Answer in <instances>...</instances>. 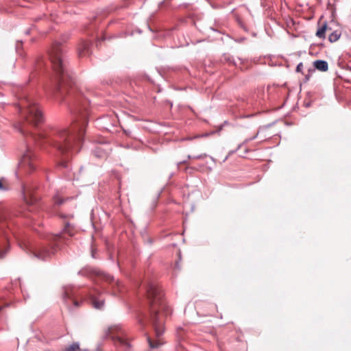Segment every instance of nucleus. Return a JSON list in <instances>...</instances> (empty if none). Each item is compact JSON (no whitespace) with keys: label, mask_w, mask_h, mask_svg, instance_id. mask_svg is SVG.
Masks as SVG:
<instances>
[{"label":"nucleus","mask_w":351,"mask_h":351,"mask_svg":"<svg viewBox=\"0 0 351 351\" xmlns=\"http://www.w3.org/2000/svg\"><path fill=\"white\" fill-rule=\"evenodd\" d=\"M193 156H190V155H189V156H188V158H189V159L193 158Z\"/></svg>","instance_id":"obj_27"},{"label":"nucleus","mask_w":351,"mask_h":351,"mask_svg":"<svg viewBox=\"0 0 351 351\" xmlns=\"http://www.w3.org/2000/svg\"><path fill=\"white\" fill-rule=\"evenodd\" d=\"M65 234H68L69 237L75 235L74 226L69 223H66L62 232L51 236L53 243L50 244L49 246L42 247L39 250L34 252L33 253L34 256L40 260L45 261L54 255L59 249V243L66 240L64 236Z\"/></svg>","instance_id":"obj_3"},{"label":"nucleus","mask_w":351,"mask_h":351,"mask_svg":"<svg viewBox=\"0 0 351 351\" xmlns=\"http://www.w3.org/2000/svg\"><path fill=\"white\" fill-rule=\"evenodd\" d=\"M341 35V32L339 29H335L328 34V40L330 43H335L337 41Z\"/></svg>","instance_id":"obj_9"},{"label":"nucleus","mask_w":351,"mask_h":351,"mask_svg":"<svg viewBox=\"0 0 351 351\" xmlns=\"http://www.w3.org/2000/svg\"><path fill=\"white\" fill-rule=\"evenodd\" d=\"M147 294L149 301L150 316L149 322L154 330L155 339L147 337L151 348H157L164 344L162 336L165 332V317L169 310L163 300L160 289L155 284L151 283L147 287Z\"/></svg>","instance_id":"obj_2"},{"label":"nucleus","mask_w":351,"mask_h":351,"mask_svg":"<svg viewBox=\"0 0 351 351\" xmlns=\"http://www.w3.org/2000/svg\"><path fill=\"white\" fill-rule=\"evenodd\" d=\"M258 136V133H256L255 135H254L253 136L250 137V138H246L241 144H240L238 147V149L241 148V146L245 143H247L248 142L252 141V140H254L255 138H256Z\"/></svg>","instance_id":"obj_14"},{"label":"nucleus","mask_w":351,"mask_h":351,"mask_svg":"<svg viewBox=\"0 0 351 351\" xmlns=\"http://www.w3.org/2000/svg\"><path fill=\"white\" fill-rule=\"evenodd\" d=\"M84 271L83 270H81L79 271V274H84Z\"/></svg>","instance_id":"obj_24"},{"label":"nucleus","mask_w":351,"mask_h":351,"mask_svg":"<svg viewBox=\"0 0 351 351\" xmlns=\"http://www.w3.org/2000/svg\"><path fill=\"white\" fill-rule=\"evenodd\" d=\"M54 202L56 204L60 205L64 202V200L58 196L54 197Z\"/></svg>","instance_id":"obj_15"},{"label":"nucleus","mask_w":351,"mask_h":351,"mask_svg":"<svg viewBox=\"0 0 351 351\" xmlns=\"http://www.w3.org/2000/svg\"><path fill=\"white\" fill-rule=\"evenodd\" d=\"M303 67H304V66H303L302 62L299 63L296 67V71L298 73L302 72Z\"/></svg>","instance_id":"obj_17"},{"label":"nucleus","mask_w":351,"mask_h":351,"mask_svg":"<svg viewBox=\"0 0 351 351\" xmlns=\"http://www.w3.org/2000/svg\"><path fill=\"white\" fill-rule=\"evenodd\" d=\"M80 346L77 343H73L69 347L66 348L64 351H79Z\"/></svg>","instance_id":"obj_13"},{"label":"nucleus","mask_w":351,"mask_h":351,"mask_svg":"<svg viewBox=\"0 0 351 351\" xmlns=\"http://www.w3.org/2000/svg\"><path fill=\"white\" fill-rule=\"evenodd\" d=\"M207 155L206 154H199L197 156H195L193 157V159H204L206 158Z\"/></svg>","instance_id":"obj_18"},{"label":"nucleus","mask_w":351,"mask_h":351,"mask_svg":"<svg viewBox=\"0 0 351 351\" xmlns=\"http://www.w3.org/2000/svg\"><path fill=\"white\" fill-rule=\"evenodd\" d=\"M332 23H327V33L329 34L335 29L332 27Z\"/></svg>","instance_id":"obj_16"},{"label":"nucleus","mask_w":351,"mask_h":351,"mask_svg":"<svg viewBox=\"0 0 351 351\" xmlns=\"http://www.w3.org/2000/svg\"><path fill=\"white\" fill-rule=\"evenodd\" d=\"M70 298L69 293L68 292V291L65 290L64 295H63L64 300H66L67 298Z\"/></svg>","instance_id":"obj_19"},{"label":"nucleus","mask_w":351,"mask_h":351,"mask_svg":"<svg viewBox=\"0 0 351 351\" xmlns=\"http://www.w3.org/2000/svg\"><path fill=\"white\" fill-rule=\"evenodd\" d=\"M92 257L93 258H95V252L93 250H92Z\"/></svg>","instance_id":"obj_23"},{"label":"nucleus","mask_w":351,"mask_h":351,"mask_svg":"<svg viewBox=\"0 0 351 351\" xmlns=\"http://www.w3.org/2000/svg\"><path fill=\"white\" fill-rule=\"evenodd\" d=\"M313 68L308 69V74L305 75L306 80H308L311 74L315 71V69H317L322 72H326L328 69V64L326 60H317L313 63Z\"/></svg>","instance_id":"obj_6"},{"label":"nucleus","mask_w":351,"mask_h":351,"mask_svg":"<svg viewBox=\"0 0 351 351\" xmlns=\"http://www.w3.org/2000/svg\"><path fill=\"white\" fill-rule=\"evenodd\" d=\"M181 163H186V161L184 160V161L181 162Z\"/></svg>","instance_id":"obj_28"},{"label":"nucleus","mask_w":351,"mask_h":351,"mask_svg":"<svg viewBox=\"0 0 351 351\" xmlns=\"http://www.w3.org/2000/svg\"><path fill=\"white\" fill-rule=\"evenodd\" d=\"M73 304L75 306H78L80 305V303L76 300L73 301Z\"/></svg>","instance_id":"obj_21"},{"label":"nucleus","mask_w":351,"mask_h":351,"mask_svg":"<svg viewBox=\"0 0 351 351\" xmlns=\"http://www.w3.org/2000/svg\"><path fill=\"white\" fill-rule=\"evenodd\" d=\"M326 34H327V23H324L317 30L316 36L319 38L324 39L326 38Z\"/></svg>","instance_id":"obj_11"},{"label":"nucleus","mask_w":351,"mask_h":351,"mask_svg":"<svg viewBox=\"0 0 351 351\" xmlns=\"http://www.w3.org/2000/svg\"><path fill=\"white\" fill-rule=\"evenodd\" d=\"M98 275L99 276V278L102 280H104V281H106V282H108L110 283H114V285H112V294L113 295H117V291H115V287L117 289V290L119 291L122 287V285H121V282H119V280H114V277L113 276H111L109 274H104V273H98Z\"/></svg>","instance_id":"obj_7"},{"label":"nucleus","mask_w":351,"mask_h":351,"mask_svg":"<svg viewBox=\"0 0 351 351\" xmlns=\"http://www.w3.org/2000/svg\"><path fill=\"white\" fill-rule=\"evenodd\" d=\"M34 201H35V199H32V200L29 202V203H30V204H33V203L34 202Z\"/></svg>","instance_id":"obj_26"},{"label":"nucleus","mask_w":351,"mask_h":351,"mask_svg":"<svg viewBox=\"0 0 351 351\" xmlns=\"http://www.w3.org/2000/svg\"><path fill=\"white\" fill-rule=\"evenodd\" d=\"M32 153L30 152L29 150H28L25 154H24L23 156V158H22V161H21V165H28L30 168L33 169V165L32 163Z\"/></svg>","instance_id":"obj_10"},{"label":"nucleus","mask_w":351,"mask_h":351,"mask_svg":"<svg viewBox=\"0 0 351 351\" xmlns=\"http://www.w3.org/2000/svg\"><path fill=\"white\" fill-rule=\"evenodd\" d=\"M89 43L83 42L79 47V54L80 56H86L88 53Z\"/></svg>","instance_id":"obj_12"},{"label":"nucleus","mask_w":351,"mask_h":351,"mask_svg":"<svg viewBox=\"0 0 351 351\" xmlns=\"http://www.w3.org/2000/svg\"><path fill=\"white\" fill-rule=\"evenodd\" d=\"M61 165H62V166H63V167H67V165H66V163H65L64 162H62L61 163Z\"/></svg>","instance_id":"obj_22"},{"label":"nucleus","mask_w":351,"mask_h":351,"mask_svg":"<svg viewBox=\"0 0 351 351\" xmlns=\"http://www.w3.org/2000/svg\"><path fill=\"white\" fill-rule=\"evenodd\" d=\"M0 190H1V191L6 190V188L3 186V184H2L1 180H0Z\"/></svg>","instance_id":"obj_20"},{"label":"nucleus","mask_w":351,"mask_h":351,"mask_svg":"<svg viewBox=\"0 0 351 351\" xmlns=\"http://www.w3.org/2000/svg\"><path fill=\"white\" fill-rule=\"evenodd\" d=\"M119 332L121 335L122 334L121 326L120 325L111 326L106 330L105 336L106 337L112 338L117 346H122L125 349V350H128L130 348V345L127 340L124 339L121 335H119Z\"/></svg>","instance_id":"obj_4"},{"label":"nucleus","mask_w":351,"mask_h":351,"mask_svg":"<svg viewBox=\"0 0 351 351\" xmlns=\"http://www.w3.org/2000/svg\"><path fill=\"white\" fill-rule=\"evenodd\" d=\"M66 217H71V218H73V215H69L66 216Z\"/></svg>","instance_id":"obj_25"},{"label":"nucleus","mask_w":351,"mask_h":351,"mask_svg":"<svg viewBox=\"0 0 351 351\" xmlns=\"http://www.w3.org/2000/svg\"><path fill=\"white\" fill-rule=\"evenodd\" d=\"M7 223L0 213V258H3L8 250V235L5 228Z\"/></svg>","instance_id":"obj_5"},{"label":"nucleus","mask_w":351,"mask_h":351,"mask_svg":"<svg viewBox=\"0 0 351 351\" xmlns=\"http://www.w3.org/2000/svg\"><path fill=\"white\" fill-rule=\"evenodd\" d=\"M93 306L96 309H101L104 306V300L95 295L91 297Z\"/></svg>","instance_id":"obj_8"},{"label":"nucleus","mask_w":351,"mask_h":351,"mask_svg":"<svg viewBox=\"0 0 351 351\" xmlns=\"http://www.w3.org/2000/svg\"><path fill=\"white\" fill-rule=\"evenodd\" d=\"M49 60L55 73L53 80V91L60 98V101H66L75 118L71 128H60L50 134H33L29 125L38 126L44 120L40 107L32 99L25 97L19 104V110L25 121L20 125L19 130L25 136H30L34 141L45 139L56 148L60 154L66 157L77 153L88 124L86 110L88 101L78 90L74 79L66 67V61L63 49L59 44L54 45L49 53Z\"/></svg>","instance_id":"obj_1"}]
</instances>
